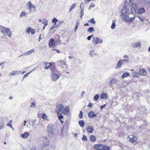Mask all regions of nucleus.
Here are the masks:
<instances>
[{
  "mask_svg": "<svg viewBox=\"0 0 150 150\" xmlns=\"http://www.w3.org/2000/svg\"><path fill=\"white\" fill-rule=\"evenodd\" d=\"M76 4H73L70 8L69 12H70L71 11L76 7Z\"/></svg>",
  "mask_w": 150,
  "mask_h": 150,
  "instance_id": "obj_34",
  "label": "nucleus"
},
{
  "mask_svg": "<svg viewBox=\"0 0 150 150\" xmlns=\"http://www.w3.org/2000/svg\"><path fill=\"white\" fill-rule=\"evenodd\" d=\"M64 108L63 105L61 104L58 105L57 107L56 110L57 114H58L59 112H60Z\"/></svg>",
  "mask_w": 150,
  "mask_h": 150,
  "instance_id": "obj_9",
  "label": "nucleus"
},
{
  "mask_svg": "<svg viewBox=\"0 0 150 150\" xmlns=\"http://www.w3.org/2000/svg\"><path fill=\"white\" fill-rule=\"evenodd\" d=\"M18 74V72L17 71H13L10 74V75L11 76H15Z\"/></svg>",
  "mask_w": 150,
  "mask_h": 150,
  "instance_id": "obj_25",
  "label": "nucleus"
},
{
  "mask_svg": "<svg viewBox=\"0 0 150 150\" xmlns=\"http://www.w3.org/2000/svg\"><path fill=\"white\" fill-rule=\"evenodd\" d=\"M93 106V104L92 103H89L88 105H87L88 107L91 108Z\"/></svg>",
  "mask_w": 150,
  "mask_h": 150,
  "instance_id": "obj_49",
  "label": "nucleus"
},
{
  "mask_svg": "<svg viewBox=\"0 0 150 150\" xmlns=\"http://www.w3.org/2000/svg\"><path fill=\"white\" fill-rule=\"evenodd\" d=\"M42 139L43 141V146H47L49 145V142L48 140V137H43Z\"/></svg>",
  "mask_w": 150,
  "mask_h": 150,
  "instance_id": "obj_5",
  "label": "nucleus"
},
{
  "mask_svg": "<svg viewBox=\"0 0 150 150\" xmlns=\"http://www.w3.org/2000/svg\"><path fill=\"white\" fill-rule=\"evenodd\" d=\"M88 22H90L93 24H95L96 23V22L95 21L94 18H93L91 19H90Z\"/></svg>",
  "mask_w": 150,
  "mask_h": 150,
  "instance_id": "obj_35",
  "label": "nucleus"
},
{
  "mask_svg": "<svg viewBox=\"0 0 150 150\" xmlns=\"http://www.w3.org/2000/svg\"><path fill=\"white\" fill-rule=\"evenodd\" d=\"M55 42L54 39L51 38L49 40L48 45L50 47L55 46Z\"/></svg>",
  "mask_w": 150,
  "mask_h": 150,
  "instance_id": "obj_6",
  "label": "nucleus"
},
{
  "mask_svg": "<svg viewBox=\"0 0 150 150\" xmlns=\"http://www.w3.org/2000/svg\"><path fill=\"white\" fill-rule=\"evenodd\" d=\"M31 150H36V148L35 147H33L31 148Z\"/></svg>",
  "mask_w": 150,
  "mask_h": 150,
  "instance_id": "obj_58",
  "label": "nucleus"
},
{
  "mask_svg": "<svg viewBox=\"0 0 150 150\" xmlns=\"http://www.w3.org/2000/svg\"><path fill=\"white\" fill-rule=\"evenodd\" d=\"M42 150H46V149H45V148H44V147H42Z\"/></svg>",
  "mask_w": 150,
  "mask_h": 150,
  "instance_id": "obj_64",
  "label": "nucleus"
},
{
  "mask_svg": "<svg viewBox=\"0 0 150 150\" xmlns=\"http://www.w3.org/2000/svg\"><path fill=\"white\" fill-rule=\"evenodd\" d=\"M100 97L102 99H105L107 98V94H101Z\"/></svg>",
  "mask_w": 150,
  "mask_h": 150,
  "instance_id": "obj_37",
  "label": "nucleus"
},
{
  "mask_svg": "<svg viewBox=\"0 0 150 150\" xmlns=\"http://www.w3.org/2000/svg\"><path fill=\"white\" fill-rule=\"evenodd\" d=\"M30 107H31L35 108L36 107V105L35 103H31Z\"/></svg>",
  "mask_w": 150,
  "mask_h": 150,
  "instance_id": "obj_48",
  "label": "nucleus"
},
{
  "mask_svg": "<svg viewBox=\"0 0 150 150\" xmlns=\"http://www.w3.org/2000/svg\"><path fill=\"white\" fill-rule=\"evenodd\" d=\"M92 43L94 45H96L98 43H100L102 42L103 40L102 39H99L98 37L93 38L92 39Z\"/></svg>",
  "mask_w": 150,
  "mask_h": 150,
  "instance_id": "obj_3",
  "label": "nucleus"
},
{
  "mask_svg": "<svg viewBox=\"0 0 150 150\" xmlns=\"http://www.w3.org/2000/svg\"><path fill=\"white\" fill-rule=\"evenodd\" d=\"M30 72H29L25 74L23 77V78H24L25 77H27L28 76V75L30 74Z\"/></svg>",
  "mask_w": 150,
  "mask_h": 150,
  "instance_id": "obj_50",
  "label": "nucleus"
},
{
  "mask_svg": "<svg viewBox=\"0 0 150 150\" xmlns=\"http://www.w3.org/2000/svg\"><path fill=\"white\" fill-rule=\"evenodd\" d=\"M28 4L29 7V9L30 11H31L32 9H34V10H35V7L31 4L30 1H29Z\"/></svg>",
  "mask_w": 150,
  "mask_h": 150,
  "instance_id": "obj_12",
  "label": "nucleus"
},
{
  "mask_svg": "<svg viewBox=\"0 0 150 150\" xmlns=\"http://www.w3.org/2000/svg\"><path fill=\"white\" fill-rule=\"evenodd\" d=\"M141 45L140 42H137L134 43V47H135L136 48H137L138 47H140Z\"/></svg>",
  "mask_w": 150,
  "mask_h": 150,
  "instance_id": "obj_30",
  "label": "nucleus"
},
{
  "mask_svg": "<svg viewBox=\"0 0 150 150\" xmlns=\"http://www.w3.org/2000/svg\"><path fill=\"white\" fill-rule=\"evenodd\" d=\"M79 117L81 119L83 118V112L82 111H80L79 115Z\"/></svg>",
  "mask_w": 150,
  "mask_h": 150,
  "instance_id": "obj_44",
  "label": "nucleus"
},
{
  "mask_svg": "<svg viewBox=\"0 0 150 150\" xmlns=\"http://www.w3.org/2000/svg\"><path fill=\"white\" fill-rule=\"evenodd\" d=\"M79 124L81 127H83L84 126L85 124L83 120H79Z\"/></svg>",
  "mask_w": 150,
  "mask_h": 150,
  "instance_id": "obj_29",
  "label": "nucleus"
},
{
  "mask_svg": "<svg viewBox=\"0 0 150 150\" xmlns=\"http://www.w3.org/2000/svg\"><path fill=\"white\" fill-rule=\"evenodd\" d=\"M86 130L88 133H92L93 131V127L92 126H88Z\"/></svg>",
  "mask_w": 150,
  "mask_h": 150,
  "instance_id": "obj_17",
  "label": "nucleus"
},
{
  "mask_svg": "<svg viewBox=\"0 0 150 150\" xmlns=\"http://www.w3.org/2000/svg\"><path fill=\"white\" fill-rule=\"evenodd\" d=\"M129 141L132 143H134L137 140L136 137L133 135L128 136Z\"/></svg>",
  "mask_w": 150,
  "mask_h": 150,
  "instance_id": "obj_8",
  "label": "nucleus"
},
{
  "mask_svg": "<svg viewBox=\"0 0 150 150\" xmlns=\"http://www.w3.org/2000/svg\"><path fill=\"white\" fill-rule=\"evenodd\" d=\"M99 97V96L98 94H96V95L94 97V100L96 101L97 100H98Z\"/></svg>",
  "mask_w": 150,
  "mask_h": 150,
  "instance_id": "obj_45",
  "label": "nucleus"
},
{
  "mask_svg": "<svg viewBox=\"0 0 150 150\" xmlns=\"http://www.w3.org/2000/svg\"><path fill=\"white\" fill-rule=\"evenodd\" d=\"M56 51H57V52L58 53H59L60 52V51L59 50H56Z\"/></svg>",
  "mask_w": 150,
  "mask_h": 150,
  "instance_id": "obj_61",
  "label": "nucleus"
},
{
  "mask_svg": "<svg viewBox=\"0 0 150 150\" xmlns=\"http://www.w3.org/2000/svg\"><path fill=\"white\" fill-rule=\"evenodd\" d=\"M42 116V118L44 120H48V117L47 116V115H46L45 114H43Z\"/></svg>",
  "mask_w": 150,
  "mask_h": 150,
  "instance_id": "obj_32",
  "label": "nucleus"
},
{
  "mask_svg": "<svg viewBox=\"0 0 150 150\" xmlns=\"http://www.w3.org/2000/svg\"><path fill=\"white\" fill-rule=\"evenodd\" d=\"M57 64L61 68H63L64 66L65 65V62L63 61H58L57 62Z\"/></svg>",
  "mask_w": 150,
  "mask_h": 150,
  "instance_id": "obj_13",
  "label": "nucleus"
},
{
  "mask_svg": "<svg viewBox=\"0 0 150 150\" xmlns=\"http://www.w3.org/2000/svg\"><path fill=\"white\" fill-rule=\"evenodd\" d=\"M4 128V125L1 123H0V130Z\"/></svg>",
  "mask_w": 150,
  "mask_h": 150,
  "instance_id": "obj_47",
  "label": "nucleus"
},
{
  "mask_svg": "<svg viewBox=\"0 0 150 150\" xmlns=\"http://www.w3.org/2000/svg\"><path fill=\"white\" fill-rule=\"evenodd\" d=\"M44 25L45 26H46L47 25V21H46L44 23Z\"/></svg>",
  "mask_w": 150,
  "mask_h": 150,
  "instance_id": "obj_59",
  "label": "nucleus"
},
{
  "mask_svg": "<svg viewBox=\"0 0 150 150\" xmlns=\"http://www.w3.org/2000/svg\"><path fill=\"white\" fill-rule=\"evenodd\" d=\"M94 29L93 27H90L88 29V32L90 33L92 32L94 30Z\"/></svg>",
  "mask_w": 150,
  "mask_h": 150,
  "instance_id": "obj_36",
  "label": "nucleus"
},
{
  "mask_svg": "<svg viewBox=\"0 0 150 150\" xmlns=\"http://www.w3.org/2000/svg\"><path fill=\"white\" fill-rule=\"evenodd\" d=\"M94 148L96 150H103V145L102 144H96L94 145Z\"/></svg>",
  "mask_w": 150,
  "mask_h": 150,
  "instance_id": "obj_7",
  "label": "nucleus"
},
{
  "mask_svg": "<svg viewBox=\"0 0 150 150\" xmlns=\"http://www.w3.org/2000/svg\"><path fill=\"white\" fill-rule=\"evenodd\" d=\"M84 15L83 10L81 9L80 11V18H82V16Z\"/></svg>",
  "mask_w": 150,
  "mask_h": 150,
  "instance_id": "obj_40",
  "label": "nucleus"
},
{
  "mask_svg": "<svg viewBox=\"0 0 150 150\" xmlns=\"http://www.w3.org/2000/svg\"><path fill=\"white\" fill-rule=\"evenodd\" d=\"M35 52L34 50L33 49H32L30 51L26 52L25 55H28L33 53H34Z\"/></svg>",
  "mask_w": 150,
  "mask_h": 150,
  "instance_id": "obj_31",
  "label": "nucleus"
},
{
  "mask_svg": "<svg viewBox=\"0 0 150 150\" xmlns=\"http://www.w3.org/2000/svg\"><path fill=\"white\" fill-rule=\"evenodd\" d=\"M90 140L92 142H94L96 141V137L93 135H91L90 136Z\"/></svg>",
  "mask_w": 150,
  "mask_h": 150,
  "instance_id": "obj_28",
  "label": "nucleus"
},
{
  "mask_svg": "<svg viewBox=\"0 0 150 150\" xmlns=\"http://www.w3.org/2000/svg\"><path fill=\"white\" fill-rule=\"evenodd\" d=\"M89 24L88 23H86L85 24H84V26H89Z\"/></svg>",
  "mask_w": 150,
  "mask_h": 150,
  "instance_id": "obj_63",
  "label": "nucleus"
},
{
  "mask_svg": "<svg viewBox=\"0 0 150 150\" xmlns=\"http://www.w3.org/2000/svg\"><path fill=\"white\" fill-rule=\"evenodd\" d=\"M6 63V62H1V64H0V66H2V65L4 64H5V63Z\"/></svg>",
  "mask_w": 150,
  "mask_h": 150,
  "instance_id": "obj_54",
  "label": "nucleus"
},
{
  "mask_svg": "<svg viewBox=\"0 0 150 150\" xmlns=\"http://www.w3.org/2000/svg\"><path fill=\"white\" fill-rule=\"evenodd\" d=\"M54 126L51 124H49L47 126V131L49 135H52L55 131Z\"/></svg>",
  "mask_w": 150,
  "mask_h": 150,
  "instance_id": "obj_2",
  "label": "nucleus"
},
{
  "mask_svg": "<svg viewBox=\"0 0 150 150\" xmlns=\"http://www.w3.org/2000/svg\"><path fill=\"white\" fill-rule=\"evenodd\" d=\"M139 73L140 75L142 76L146 75L147 74L146 71L143 69H140Z\"/></svg>",
  "mask_w": 150,
  "mask_h": 150,
  "instance_id": "obj_16",
  "label": "nucleus"
},
{
  "mask_svg": "<svg viewBox=\"0 0 150 150\" xmlns=\"http://www.w3.org/2000/svg\"><path fill=\"white\" fill-rule=\"evenodd\" d=\"M7 126H9V127H10L11 128H12V129H14L13 128V127H12V126L11 125V124H7Z\"/></svg>",
  "mask_w": 150,
  "mask_h": 150,
  "instance_id": "obj_53",
  "label": "nucleus"
},
{
  "mask_svg": "<svg viewBox=\"0 0 150 150\" xmlns=\"http://www.w3.org/2000/svg\"><path fill=\"white\" fill-rule=\"evenodd\" d=\"M94 6V5H93V4H91V5L90 6H89V8H92V7H93Z\"/></svg>",
  "mask_w": 150,
  "mask_h": 150,
  "instance_id": "obj_57",
  "label": "nucleus"
},
{
  "mask_svg": "<svg viewBox=\"0 0 150 150\" xmlns=\"http://www.w3.org/2000/svg\"><path fill=\"white\" fill-rule=\"evenodd\" d=\"M124 57L126 59H128V56L127 55H125L124 56Z\"/></svg>",
  "mask_w": 150,
  "mask_h": 150,
  "instance_id": "obj_60",
  "label": "nucleus"
},
{
  "mask_svg": "<svg viewBox=\"0 0 150 150\" xmlns=\"http://www.w3.org/2000/svg\"><path fill=\"white\" fill-rule=\"evenodd\" d=\"M30 32L31 34L33 35L36 32L35 29H32L31 27H28L25 30V33L26 34H29Z\"/></svg>",
  "mask_w": 150,
  "mask_h": 150,
  "instance_id": "obj_4",
  "label": "nucleus"
},
{
  "mask_svg": "<svg viewBox=\"0 0 150 150\" xmlns=\"http://www.w3.org/2000/svg\"><path fill=\"white\" fill-rule=\"evenodd\" d=\"M110 148L109 146H103V150H109Z\"/></svg>",
  "mask_w": 150,
  "mask_h": 150,
  "instance_id": "obj_39",
  "label": "nucleus"
},
{
  "mask_svg": "<svg viewBox=\"0 0 150 150\" xmlns=\"http://www.w3.org/2000/svg\"><path fill=\"white\" fill-rule=\"evenodd\" d=\"M82 140L85 141H86L87 140V137L85 135H83V137L82 138Z\"/></svg>",
  "mask_w": 150,
  "mask_h": 150,
  "instance_id": "obj_41",
  "label": "nucleus"
},
{
  "mask_svg": "<svg viewBox=\"0 0 150 150\" xmlns=\"http://www.w3.org/2000/svg\"><path fill=\"white\" fill-rule=\"evenodd\" d=\"M139 19V20H140L141 21H143V19H142L140 17H138Z\"/></svg>",
  "mask_w": 150,
  "mask_h": 150,
  "instance_id": "obj_62",
  "label": "nucleus"
},
{
  "mask_svg": "<svg viewBox=\"0 0 150 150\" xmlns=\"http://www.w3.org/2000/svg\"><path fill=\"white\" fill-rule=\"evenodd\" d=\"M105 106V104H104L103 106H102V105L101 106H100V108H101V109H103L104 108V107Z\"/></svg>",
  "mask_w": 150,
  "mask_h": 150,
  "instance_id": "obj_55",
  "label": "nucleus"
},
{
  "mask_svg": "<svg viewBox=\"0 0 150 150\" xmlns=\"http://www.w3.org/2000/svg\"><path fill=\"white\" fill-rule=\"evenodd\" d=\"M63 116L62 115H60L59 116H58V118L60 120H61L63 118Z\"/></svg>",
  "mask_w": 150,
  "mask_h": 150,
  "instance_id": "obj_52",
  "label": "nucleus"
},
{
  "mask_svg": "<svg viewBox=\"0 0 150 150\" xmlns=\"http://www.w3.org/2000/svg\"><path fill=\"white\" fill-rule=\"evenodd\" d=\"M115 21L113 20L112 21V25L111 27V28L112 29H113L115 28Z\"/></svg>",
  "mask_w": 150,
  "mask_h": 150,
  "instance_id": "obj_33",
  "label": "nucleus"
},
{
  "mask_svg": "<svg viewBox=\"0 0 150 150\" xmlns=\"http://www.w3.org/2000/svg\"><path fill=\"white\" fill-rule=\"evenodd\" d=\"M88 115L89 117L91 118L96 117V114H95L94 112L93 111L89 112L88 114Z\"/></svg>",
  "mask_w": 150,
  "mask_h": 150,
  "instance_id": "obj_18",
  "label": "nucleus"
},
{
  "mask_svg": "<svg viewBox=\"0 0 150 150\" xmlns=\"http://www.w3.org/2000/svg\"><path fill=\"white\" fill-rule=\"evenodd\" d=\"M134 18V17L133 18H129V20L128 21H132V20Z\"/></svg>",
  "mask_w": 150,
  "mask_h": 150,
  "instance_id": "obj_56",
  "label": "nucleus"
},
{
  "mask_svg": "<svg viewBox=\"0 0 150 150\" xmlns=\"http://www.w3.org/2000/svg\"><path fill=\"white\" fill-rule=\"evenodd\" d=\"M69 111V108L68 107H66L62 111V113L65 115L67 114Z\"/></svg>",
  "mask_w": 150,
  "mask_h": 150,
  "instance_id": "obj_19",
  "label": "nucleus"
},
{
  "mask_svg": "<svg viewBox=\"0 0 150 150\" xmlns=\"http://www.w3.org/2000/svg\"><path fill=\"white\" fill-rule=\"evenodd\" d=\"M59 77L58 75L57 74H55L52 73L51 75V78L52 80L54 81H56L58 79Z\"/></svg>",
  "mask_w": 150,
  "mask_h": 150,
  "instance_id": "obj_11",
  "label": "nucleus"
},
{
  "mask_svg": "<svg viewBox=\"0 0 150 150\" xmlns=\"http://www.w3.org/2000/svg\"><path fill=\"white\" fill-rule=\"evenodd\" d=\"M58 21V20L56 18H54L52 20V23H55L54 25H55L56 23Z\"/></svg>",
  "mask_w": 150,
  "mask_h": 150,
  "instance_id": "obj_38",
  "label": "nucleus"
},
{
  "mask_svg": "<svg viewBox=\"0 0 150 150\" xmlns=\"http://www.w3.org/2000/svg\"><path fill=\"white\" fill-rule=\"evenodd\" d=\"M29 135V133L27 132H25L21 135V137L23 138H27Z\"/></svg>",
  "mask_w": 150,
  "mask_h": 150,
  "instance_id": "obj_22",
  "label": "nucleus"
},
{
  "mask_svg": "<svg viewBox=\"0 0 150 150\" xmlns=\"http://www.w3.org/2000/svg\"><path fill=\"white\" fill-rule=\"evenodd\" d=\"M93 35H90V36H88V37H87V40H90L91 39V38L93 37Z\"/></svg>",
  "mask_w": 150,
  "mask_h": 150,
  "instance_id": "obj_46",
  "label": "nucleus"
},
{
  "mask_svg": "<svg viewBox=\"0 0 150 150\" xmlns=\"http://www.w3.org/2000/svg\"><path fill=\"white\" fill-rule=\"evenodd\" d=\"M145 11V9L143 8H139L138 10V13L139 14L143 13Z\"/></svg>",
  "mask_w": 150,
  "mask_h": 150,
  "instance_id": "obj_24",
  "label": "nucleus"
},
{
  "mask_svg": "<svg viewBox=\"0 0 150 150\" xmlns=\"http://www.w3.org/2000/svg\"><path fill=\"white\" fill-rule=\"evenodd\" d=\"M129 75V73L128 72H126L124 73L122 75V78H124L127 77Z\"/></svg>",
  "mask_w": 150,
  "mask_h": 150,
  "instance_id": "obj_27",
  "label": "nucleus"
},
{
  "mask_svg": "<svg viewBox=\"0 0 150 150\" xmlns=\"http://www.w3.org/2000/svg\"><path fill=\"white\" fill-rule=\"evenodd\" d=\"M65 124L67 125V128H65L64 127H63L62 128V129H61V132H62V133H63V132L64 131L66 132L68 130L67 128L68 125H69L68 122L66 123Z\"/></svg>",
  "mask_w": 150,
  "mask_h": 150,
  "instance_id": "obj_26",
  "label": "nucleus"
},
{
  "mask_svg": "<svg viewBox=\"0 0 150 150\" xmlns=\"http://www.w3.org/2000/svg\"><path fill=\"white\" fill-rule=\"evenodd\" d=\"M117 83L116 80L114 79H111L109 83V85L110 86H112L113 84Z\"/></svg>",
  "mask_w": 150,
  "mask_h": 150,
  "instance_id": "obj_21",
  "label": "nucleus"
},
{
  "mask_svg": "<svg viewBox=\"0 0 150 150\" xmlns=\"http://www.w3.org/2000/svg\"><path fill=\"white\" fill-rule=\"evenodd\" d=\"M0 29L2 33H6L9 37H11V33L9 28L0 25Z\"/></svg>",
  "mask_w": 150,
  "mask_h": 150,
  "instance_id": "obj_1",
  "label": "nucleus"
},
{
  "mask_svg": "<svg viewBox=\"0 0 150 150\" xmlns=\"http://www.w3.org/2000/svg\"><path fill=\"white\" fill-rule=\"evenodd\" d=\"M139 73L136 72H134L132 73V75L134 78H138L139 77Z\"/></svg>",
  "mask_w": 150,
  "mask_h": 150,
  "instance_id": "obj_23",
  "label": "nucleus"
},
{
  "mask_svg": "<svg viewBox=\"0 0 150 150\" xmlns=\"http://www.w3.org/2000/svg\"><path fill=\"white\" fill-rule=\"evenodd\" d=\"M126 61V60H120L117 63L116 67V69L120 68L121 67L122 65V64L123 62Z\"/></svg>",
  "mask_w": 150,
  "mask_h": 150,
  "instance_id": "obj_10",
  "label": "nucleus"
},
{
  "mask_svg": "<svg viewBox=\"0 0 150 150\" xmlns=\"http://www.w3.org/2000/svg\"><path fill=\"white\" fill-rule=\"evenodd\" d=\"M57 36L58 37V40H56V42H60L61 41L60 40V37L57 35Z\"/></svg>",
  "mask_w": 150,
  "mask_h": 150,
  "instance_id": "obj_51",
  "label": "nucleus"
},
{
  "mask_svg": "<svg viewBox=\"0 0 150 150\" xmlns=\"http://www.w3.org/2000/svg\"><path fill=\"white\" fill-rule=\"evenodd\" d=\"M129 12L126 6L124 7L122 10V13L123 15H127Z\"/></svg>",
  "mask_w": 150,
  "mask_h": 150,
  "instance_id": "obj_15",
  "label": "nucleus"
},
{
  "mask_svg": "<svg viewBox=\"0 0 150 150\" xmlns=\"http://www.w3.org/2000/svg\"><path fill=\"white\" fill-rule=\"evenodd\" d=\"M50 69L52 72V73H56L57 72V70L54 65L52 66V65L50 67Z\"/></svg>",
  "mask_w": 150,
  "mask_h": 150,
  "instance_id": "obj_20",
  "label": "nucleus"
},
{
  "mask_svg": "<svg viewBox=\"0 0 150 150\" xmlns=\"http://www.w3.org/2000/svg\"><path fill=\"white\" fill-rule=\"evenodd\" d=\"M79 25V23L77 21L76 22V25L75 28V31H76Z\"/></svg>",
  "mask_w": 150,
  "mask_h": 150,
  "instance_id": "obj_43",
  "label": "nucleus"
},
{
  "mask_svg": "<svg viewBox=\"0 0 150 150\" xmlns=\"http://www.w3.org/2000/svg\"><path fill=\"white\" fill-rule=\"evenodd\" d=\"M26 12L24 11H23L22 12L20 15V17H22L23 16H25L26 15Z\"/></svg>",
  "mask_w": 150,
  "mask_h": 150,
  "instance_id": "obj_42",
  "label": "nucleus"
},
{
  "mask_svg": "<svg viewBox=\"0 0 150 150\" xmlns=\"http://www.w3.org/2000/svg\"><path fill=\"white\" fill-rule=\"evenodd\" d=\"M52 63L50 62L48 63L47 62H44V65H45V69H48L52 65Z\"/></svg>",
  "mask_w": 150,
  "mask_h": 150,
  "instance_id": "obj_14",
  "label": "nucleus"
}]
</instances>
